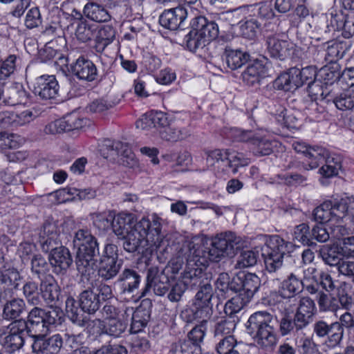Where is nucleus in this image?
Returning <instances> with one entry per match:
<instances>
[{
	"label": "nucleus",
	"instance_id": "2f4dec72",
	"mask_svg": "<svg viewBox=\"0 0 354 354\" xmlns=\"http://www.w3.org/2000/svg\"><path fill=\"white\" fill-rule=\"evenodd\" d=\"M267 51L269 55L280 60L285 59L289 55V43L286 40L279 39L274 36L266 39Z\"/></svg>",
	"mask_w": 354,
	"mask_h": 354
},
{
	"label": "nucleus",
	"instance_id": "3c124183",
	"mask_svg": "<svg viewBox=\"0 0 354 354\" xmlns=\"http://www.w3.org/2000/svg\"><path fill=\"white\" fill-rule=\"evenodd\" d=\"M333 102L341 111L352 109L354 107V90L342 91L333 98Z\"/></svg>",
	"mask_w": 354,
	"mask_h": 354
},
{
	"label": "nucleus",
	"instance_id": "ea45409f",
	"mask_svg": "<svg viewBox=\"0 0 354 354\" xmlns=\"http://www.w3.org/2000/svg\"><path fill=\"white\" fill-rule=\"evenodd\" d=\"M260 286L261 280L257 275L252 273H243L242 292H240V294L250 301Z\"/></svg>",
	"mask_w": 354,
	"mask_h": 354
},
{
	"label": "nucleus",
	"instance_id": "72a5a7b5",
	"mask_svg": "<svg viewBox=\"0 0 354 354\" xmlns=\"http://www.w3.org/2000/svg\"><path fill=\"white\" fill-rule=\"evenodd\" d=\"M133 223L132 214L121 213L118 215L114 214L111 227L115 234L123 239Z\"/></svg>",
	"mask_w": 354,
	"mask_h": 354
},
{
	"label": "nucleus",
	"instance_id": "f8f14e48",
	"mask_svg": "<svg viewBox=\"0 0 354 354\" xmlns=\"http://www.w3.org/2000/svg\"><path fill=\"white\" fill-rule=\"evenodd\" d=\"M303 290V283L301 280L297 277L295 274L291 273L287 279H284L279 288V294L286 301H280L279 304H285L290 302V307L292 305L296 306L297 299L296 295L300 293Z\"/></svg>",
	"mask_w": 354,
	"mask_h": 354
},
{
	"label": "nucleus",
	"instance_id": "c9c22d12",
	"mask_svg": "<svg viewBox=\"0 0 354 354\" xmlns=\"http://www.w3.org/2000/svg\"><path fill=\"white\" fill-rule=\"evenodd\" d=\"M250 17L259 19L261 22L270 20L274 17L273 4L270 1H265L249 5Z\"/></svg>",
	"mask_w": 354,
	"mask_h": 354
},
{
	"label": "nucleus",
	"instance_id": "5fc2aeb1",
	"mask_svg": "<svg viewBox=\"0 0 354 354\" xmlns=\"http://www.w3.org/2000/svg\"><path fill=\"white\" fill-rule=\"evenodd\" d=\"M114 214L111 211L95 212L91 214L93 225L100 230H106L111 226Z\"/></svg>",
	"mask_w": 354,
	"mask_h": 354
},
{
	"label": "nucleus",
	"instance_id": "052dcab7",
	"mask_svg": "<svg viewBox=\"0 0 354 354\" xmlns=\"http://www.w3.org/2000/svg\"><path fill=\"white\" fill-rule=\"evenodd\" d=\"M171 354H201V348L192 344L189 341H178L172 345Z\"/></svg>",
	"mask_w": 354,
	"mask_h": 354
},
{
	"label": "nucleus",
	"instance_id": "6e6552de",
	"mask_svg": "<svg viewBox=\"0 0 354 354\" xmlns=\"http://www.w3.org/2000/svg\"><path fill=\"white\" fill-rule=\"evenodd\" d=\"M169 288V279L165 270H160L156 266H152L147 270V283L140 296H145L151 288L156 295L163 296L168 292Z\"/></svg>",
	"mask_w": 354,
	"mask_h": 354
},
{
	"label": "nucleus",
	"instance_id": "20e7f679",
	"mask_svg": "<svg viewBox=\"0 0 354 354\" xmlns=\"http://www.w3.org/2000/svg\"><path fill=\"white\" fill-rule=\"evenodd\" d=\"M273 316L267 311H257L249 317L246 328L263 348H270L277 344Z\"/></svg>",
	"mask_w": 354,
	"mask_h": 354
},
{
	"label": "nucleus",
	"instance_id": "864d4df0",
	"mask_svg": "<svg viewBox=\"0 0 354 354\" xmlns=\"http://www.w3.org/2000/svg\"><path fill=\"white\" fill-rule=\"evenodd\" d=\"M23 293L28 304L37 306L41 303V291L36 282H26L23 286Z\"/></svg>",
	"mask_w": 354,
	"mask_h": 354
},
{
	"label": "nucleus",
	"instance_id": "f3484780",
	"mask_svg": "<svg viewBox=\"0 0 354 354\" xmlns=\"http://www.w3.org/2000/svg\"><path fill=\"white\" fill-rule=\"evenodd\" d=\"M339 328V324L333 322L328 324L322 319L316 321L313 326V334L319 338L327 337L328 343L331 347L340 344Z\"/></svg>",
	"mask_w": 354,
	"mask_h": 354
},
{
	"label": "nucleus",
	"instance_id": "09e8293b",
	"mask_svg": "<svg viewBox=\"0 0 354 354\" xmlns=\"http://www.w3.org/2000/svg\"><path fill=\"white\" fill-rule=\"evenodd\" d=\"M249 302V300L239 293L226 302L224 313L227 316L239 317L238 314Z\"/></svg>",
	"mask_w": 354,
	"mask_h": 354
},
{
	"label": "nucleus",
	"instance_id": "f03ea898",
	"mask_svg": "<svg viewBox=\"0 0 354 354\" xmlns=\"http://www.w3.org/2000/svg\"><path fill=\"white\" fill-rule=\"evenodd\" d=\"M73 245L76 248V266L82 277H88L94 274L96 260L99 254L98 243L89 230L80 229L75 234Z\"/></svg>",
	"mask_w": 354,
	"mask_h": 354
},
{
	"label": "nucleus",
	"instance_id": "7ed1b4c3",
	"mask_svg": "<svg viewBox=\"0 0 354 354\" xmlns=\"http://www.w3.org/2000/svg\"><path fill=\"white\" fill-rule=\"evenodd\" d=\"M291 248V243L279 235L270 236L266 239L265 246L262 249V257L266 270L270 274V277L277 280L283 278V260L290 252Z\"/></svg>",
	"mask_w": 354,
	"mask_h": 354
},
{
	"label": "nucleus",
	"instance_id": "37998d69",
	"mask_svg": "<svg viewBox=\"0 0 354 354\" xmlns=\"http://www.w3.org/2000/svg\"><path fill=\"white\" fill-rule=\"evenodd\" d=\"M80 305L77 304L76 300L72 297H68L66 300V311L70 319L80 326H91V321L86 320L84 318L80 315V310L79 309Z\"/></svg>",
	"mask_w": 354,
	"mask_h": 354
},
{
	"label": "nucleus",
	"instance_id": "1a4fd4ad",
	"mask_svg": "<svg viewBox=\"0 0 354 354\" xmlns=\"http://www.w3.org/2000/svg\"><path fill=\"white\" fill-rule=\"evenodd\" d=\"M39 243L44 252H50L61 245L59 230L54 222L46 221L44 223L39 234Z\"/></svg>",
	"mask_w": 354,
	"mask_h": 354
},
{
	"label": "nucleus",
	"instance_id": "c85d7f7f",
	"mask_svg": "<svg viewBox=\"0 0 354 354\" xmlns=\"http://www.w3.org/2000/svg\"><path fill=\"white\" fill-rule=\"evenodd\" d=\"M212 242L223 256H232L235 254V250L239 248L240 238L234 233L229 232L215 238Z\"/></svg>",
	"mask_w": 354,
	"mask_h": 354
},
{
	"label": "nucleus",
	"instance_id": "c756f323",
	"mask_svg": "<svg viewBox=\"0 0 354 354\" xmlns=\"http://www.w3.org/2000/svg\"><path fill=\"white\" fill-rule=\"evenodd\" d=\"M250 59V55L239 49L226 46L223 54V59L231 70H236L244 65Z\"/></svg>",
	"mask_w": 354,
	"mask_h": 354
},
{
	"label": "nucleus",
	"instance_id": "680f3d73",
	"mask_svg": "<svg viewBox=\"0 0 354 354\" xmlns=\"http://www.w3.org/2000/svg\"><path fill=\"white\" fill-rule=\"evenodd\" d=\"M185 42L187 48L192 52L196 51L198 48H203L207 44L204 39L194 28L185 35Z\"/></svg>",
	"mask_w": 354,
	"mask_h": 354
},
{
	"label": "nucleus",
	"instance_id": "4468645a",
	"mask_svg": "<svg viewBox=\"0 0 354 354\" xmlns=\"http://www.w3.org/2000/svg\"><path fill=\"white\" fill-rule=\"evenodd\" d=\"M87 125L84 120L75 115H71L66 118L55 120L48 124L44 128L46 134H57L64 131L78 129Z\"/></svg>",
	"mask_w": 354,
	"mask_h": 354
},
{
	"label": "nucleus",
	"instance_id": "5701e85b",
	"mask_svg": "<svg viewBox=\"0 0 354 354\" xmlns=\"http://www.w3.org/2000/svg\"><path fill=\"white\" fill-rule=\"evenodd\" d=\"M109 320L107 323L100 319H95L91 321L93 326H102L98 332L100 334H105L113 337H119L124 333L127 328L128 323L124 320V317Z\"/></svg>",
	"mask_w": 354,
	"mask_h": 354
},
{
	"label": "nucleus",
	"instance_id": "7c9ffc66",
	"mask_svg": "<svg viewBox=\"0 0 354 354\" xmlns=\"http://www.w3.org/2000/svg\"><path fill=\"white\" fill-rule=\"evenodd\" d=\"M79 305L82 311L88 314H94L99 310L100 307L99 295H96L90 285L80 294Z\"/></svg>",
	"mask_w": 354,
	"mask_h": 354
},
{
	"label": "nucleus",
	"instance_id": "69168bd1",
	"mask_svg": "<svg viewBox=\"0 0 354 354\" xmlns=\"http://www.w3.org/2000/svg\"><path fill=\"white\" fill-rule=\"evenodd\" d=\"M294 239L303 245H311L313 242L311 240V233L309 227L306 223L297 225L294 230Z\"/></svg>",
	"mask_w": 354,
	"mask_h": 354
},
{
	"label": "nucleus",
	"instance_id": "bf43d9fd",
	"mask_svg": "<svg viewBox=\"0 0 354 354\" xmlns=\"http://www.w3.org/2000/svg\"><path fill=\"white\" fill-rule=\"evenodd\" d=\"M38 116L37 111L25 110L19 113H12L10 118L14 126H24L30 124Z\"/></svg>",
	"mask_w": 354,
	"mask_h": 354
},
{
	"label": "nucleus",
	"instance_id": "a211bd4d",
	"mask_svg": "<svg viewBox=\"0 0 354 354\" xmlns=\"http://www.w3.org/2000/svg\"><path fill=\"white\" fill-rule=\"evenodd\" d=\"M267 71V60L257 59L249 64L242 73V80L248 86H254L260 83L262 78L266 77Z\"/></svg>",
	"mask_w": 354,
	"mask_h": 354
},
{
	"label": "nucleus",
	"instance_id": "aec40b11",
	"mask_svg": "<svg viewBox=\"0 0 354 354\" xmlns=\"http://www.w3.org/2000/svg\"><path fill=\"white\" fill-rule=\"evenodd\" d=\"M45 315V310L39 307L33 308L28 313L26 324L30 337L46 335L48 333L49 328L46 326Z\"/></svg>",
	"mask_w": 354,
	"mask_h": 354
},
{
	"label": "nucleus",
	"instance_id": "338daca9",
	"mask_svg": "<svg viewBox=\"0 0 354 354\" xmlns=\"http://www.w3.org/2000/svg\"><path fill=\"white\" fill-rule=\"evenodd\" d=\"M30 264L32 273L37 275L39 278L48 270V264L46 259L41 254H34L31 259Z\"/></svg>",
	"mask_w": 354,
	"mask_h": 354
},
{
	"label": "nucleus",
	"instance_id": "4d7b16f0",
	"mask_svg": "<svg viewBox=\"0 0 354 354\" xmlns=\"http://www.w3.org/2000/svg\"><path fill=\"white\" fill-rule=\"evenodd\" d=\"M317 303L321 311H337L339 308L337 299L323 292L318 293Z\"/></svg>",
	"mask_w": 354,
	"mask_h": 354
},
{
	"label": "nucleus",
	"instance_id": "cd10ccee",
	"mask_svg": "<svg viewBox=\"0 0 354 354\" xmlns=\"http://www.w3.org/2000/svg\"><path fill=\"white\" fill-rule=\"evenodd\" d=\"M39 290L42 298L48 304H53L59 299L60 289L55 279L50 274H46L41 279Z\"/></svg>",
	"mask_w": 354,
	"mask_h": 354
},
{
	"label": "nucleus",
	"instance_id": "e433bc0d",
	"mask_svg": "<svg viewBox=\"0 0 354 354\" xmlns=\"http://www.w3.org/2000/svg\"><path fill=\"white\" fill-rule=\"evenodd\" d=\"M83 12L87 18L96 22H106L111 19V15L106 9L97 3L91 2L86 3Z\"/></svg>",
	"mask_w": 354,
	"mask_h": 354
},
{
	"label": "nucleus",
	"instance_id": "6e6d98bb",
	"mask_svg": "<svg viewBox=\"0 0 354 354\" xmlns=\"http://www.w3.org/2000/svg\"><path fill=\"white\" fill-rule=\"evenodd\" d=\"M332 201H328L324 202L319 206L317 207L313 211V218L315 221L322 224L328 222L333 219Z\"/></svg>",
	"mask_w": 354,
	"mask_h": 354
},
{
	"label": "nucleus",
	"instance_id": "dca6fc26",
	"mask_svg": "<svg viewBox=\"0 0 354 354\" xmlns=\"http://www.w3.org/2000/svg\"><path fill=\"white\" fill-rule=\"evenodd\" d=\"M187 11L183 6L165 10L159 17L160 24L169 30H176L183 26Z\"/></svg>",
	"mask_w": 354,
	"mask_h": 354
},
{
	"label": "nucleus",
	"instance_id": "f257e3e1",
	"mask_svg": "<svg viewBox=\"0 0 354 354\" xmlns=\"http://www.w3.org/2000/svg\"><path fill=\"white\" fill-rule=\"evenodd\" d=\"M161 227L160 219L156 215L152 216L151 220L142 218L133 224L123 238L124 249L129 252H134L148 246L158 248L163 237Z\"/></svg>",
	"mask_w": 354,
	"mask_h": 354
},
{
	"label": "nucleus",
	"instance_id": "a19ab883",
	"mask_svg": "<svg viewBox=\"0 0 354 354\" xmlns=\"http://www.w3.org/2000/svg\"><path fill=\"white\" fill-rule=\"evenodd\" d=\"M97 25L86 20L78 22L75 29V37L78 41L86 43L93 39L95 41Z\"/></svg>",
	"mask_w": 354,
	"mask_h": 354
},
{
	"label": "nucleus",
	"instance_id": "393cba45",
	"mask_svg": "<svg viewBox=\"0 0 354 354\" xmlns=\"http://www.w3.org/2000/svg\"><path fill=\"white\" fill-rule=\"evenodd\" d=\"M73 74L80 80L93 82L96 80L97 70L94 63L84 57L78 58L72 66Z\"/></svg>",
	"mask_w": 354,
	"mask_h": 354
},
{
	"label": "nucleus",
	"instance_id": "9d476101",
	"mask_svg": "<svg viewBox=\"0 0 354 354\" xmlns=\"http://www.w3.org/2000/svg\"><path fill=\"white\" fill-rule=\"evenodd\" d=\"M141 281V276L138 272L132 268H124L119 274L116 284L119 288L120 294L124 297H133L138 290Z\"/></svg>",
	"mask_w": 354,
	"mask_h": 354
},
{
	"label": "nucleus",
	"instance_id": "6ab92c4d",
	"mask_svg": "<svg viewBox=\"0 0 354 354\" xmlns=\"http://www.w3.org/2000/svg\"><path fill=\"white\" fill-rule=\"evenodd\" d=\"M23 277L14 268L0 269V284L7 299L12 298L19 290Z\"/></svg>",
	"mask_w": 354,
	"mask_h": 354
},
{
	"label": "nucleus",
	"instance_id": "f704fd0d",
	"mask_svg": "<svg viewBox=\"0 0 354 354\" xmlns=\"http://www.w3.org/2000/svg\"><path fill=\"white\" fill-rule=\"evenodd\" d=\"M292 311L290 306L284 308V313L279 322V331L282 336L290 334L295 329L298 331L304 328L295 315L293 317H292Z\"/></svg>",
	"mask_w": 354,
	"mask_h": 354
},
{
	"label": "nucleus",
	"instance_id": "9b49d317",
	"mask_svg": "<svg viewBox=\"0 0 354 354\" xmlns=\"http://www.w3.org/2000/svg\"><path fill=\"white\" fill-rule=\"evenodd\" d=\"M46 335L34 336L32 344V351L35 354H59L63 346V339L59 334L53 335L48 338Z\"/></svg>",
	"mask_w": 354,
	"mask_h": 354
},
{
	"label": "nucleus",
	"instance_id": "e2e57ef3",
	"mask_svg": "<svg viewBox=\"0 0 354 354\" xmlns=\"http://www.w3.org/2000/svg\"><path fill=\"white\" fill-rule=\"evenodd\" d=\"M50 307L48 310H45V324L46 326L49 328L51 325L61 324L63 319V311L58 307H55L53 304H50Z\"/></svg>",
	"mask_w": 354,
	"mask_h": 354
},
{
	"label": "nucleus",
	"instance_id": "603ef678",
	"mask_svg": "<svg viewBox=\"0 0 354 354\" xmlns=\"http://www.w3.org/2000/svg\"><path fill=\"white\" fill-rule=\"evenodd\" d=\"M323 162H325V165L319 169V173L322 176L331 178L338 174V171L342 167L339 158L328 156V152L326 151Z\"/></svg>",
	"mask_w": 354,
	"mask_h": 354
},
{
	"label": "nucleus",
	"instance_id": "b1692460",
	"mask_svg": "<svg viewBox=\"0 0 354 354\" xmlns=\"http://www.w3.org/2000/svg\"><path fill=\"white\" fill-rule=\"evenodd\" d=\"M297 307L295 313V317L306 328L313 322V317L317 313V307L314 300L308 297H301L297 301Z\"/></svg>",
	"mask_w": 354,
	"mask_h": 354
},
{
	"label": "nucleus",
	"instance_id": "13d9d810",
	"mask_svg": "<svg viewBox=\"0 0 354 354\" xmlns=\"http://www.w3.org/2000/svg\"><path fill=\"white\" fill-rule=\"evenodd\" d=\"M89 285L93 291L96 290V295H99V299L101 297L103 301L111 299L114 297L111 286L102 280H92Z\"/></svg>",
	"mask_w": 354,
	"mask_h": 354
},
{
	"label": "nucleus",
	"instance_id": "ddd939ff",
	"mask_svg": "<svg viewBox=\"0 0 354 354\" xmlns=\"http://www.w3.org/2000/svg\"><path fill=\"white\" fill-rule=\"evenodd\" d=\"M58 91V82L54 75H41L35 80L33 92L42 100L55 98Z\"/></svg>",
	"mask_w": 354,
	"mask_h": 354
},
{
	"label": "nucleus",
	"instance_id": "79ce46f5",
	"mask_svg": "<svg viewBox=\"0 0 354 354\" xmlns=\"http://www.w3.org/2000/svg\"><path fill=\"white\" fill-rule=\"evenodd\" d=\"M122 264L121 261L100 260L98 269L99 277L106 281L112 279L119 273Z\"/></svg>",
	"mask_w": 354,
	"mask_h": 354
},
{
	"label": "nucleus",
	"instance_id": "4c0bfd02",
	"mask_svg": "<svg viewBox=\"0 0 354 354\" xmlns=\"http://www.w3.org/2000/svg\"><path fill=\"white\" fill-rule=\"evenodd\" d=\"M6 97L4 102L8 105L15 106L25 104L28 100V95L22 84L17 83L8 88L6 92Z\"/></svg>",
	"mask_w": 354,
	"mask_h": 354
},
{
	"label": "nucleus",
	"instance_id": "473e14b6",
	"mask_svg": "<svg viewBox=\"0 0 354 354\" xmlns=\"http://www.w3.org/2000/svg\"><path fill=\"white\" fill-rule=\"evenodd\" d=\"M115 37V30L111 25L97 26L96 28L95 44L94 48L102 53L111 44Z\"/></svg>",
	"mask_w": 354,
	"mask_h": 354
},
{
	"label": "nucleus",
	"instance_id": "0eeeda50",
	"mask_svg": "<svg viewBox=\"0 0 354 354\" xmlns=\"http://www.w3.org/2000/svg\"><path fill=\"white\" fill-rule=\"evenodd\" d=\"M193 256L192 260H188L187 268L185 270L182 279L187 288L192 290L203 287V285H205V281H210L203 268L197 265L198 263L200 265H205V261H201V259L198 258L200 256V250H194Z\"/></svg>",
	"mask_w": 354,
	"mask_h": 354
},
{
	"label": "nucleus",
	"instance_id": "c03bdc74",
	"mask_svg": "<svg viewBox=\"0 0 354 354\" xmlns=\"http://www.w3.org/2000/svg\"><path fill=\"white\" fill-rule=\"evenodd\" d=\"M239 322V317H229L225 315L219 320L214 326V336L225 337L232 335L237 323Z\"/></svg>",
	"mask_w": 354,
	"mask_h": 354
},
{
	"label": "nucleus",
	"instance_id": "8fccbe9b",
	"mask_svg": "<svg viewBox=\"0 0 354 354\" xmlns=\"http://www.w3.org/2000/svg\"><path fill=\"white\" fill-rule=\"evenodd\" d=\"M225 159L228 160V166L232 168L234 174L238 172L239 167H245L250 162V159L240 152L225 149Z\"/></svg>",
	"mask_w": 354,
	"mask_h": 354
},
{
	"label": "nucleus",
	"instance_id": "0e129e2a",
	"mask_svg": "<svg viewBox=\"0 0 354 354\" xmlns=\"http://www.w3.org/2000/svg\"><path fill=\"white\" fill-rule=\"evenodd\" d=\"M194 310L196 313V317L201 322L207 324V320L211 317L213 313L212 304L211 302L206 304L193 302Z\"/></svg>",
	"mask_w": 354,
	"mask_h": 354
},
{
	"label": "nucleus",
	"instance_id": "58836bf2",
	"mask_svg": "<svg viewBox=\"0 0 354 354\" xmlns=\"http://www.w3.org/2000/svg\"><path fill=\"white\" fill-rule=\"evenodd\" d=\"M294 68L289 69L288 72L281 74L275 80V84L279 89L289 91L301 86L300 79L295 76Z\"/></svg>",
	"mask_w": 354,
	"mask_h": 354
},
{
	"label": "nucleus",
	"instance_id": "423d86ee",
	"mask_svg": "<svg viewBox=\"0 0 354 354\" xmlns=\"http://www.w3.org/2000/svg\"><path fill=\"white\" fill-rule=\"evenodd\" d=\"M230 135L234 141L249 142L255 156H268L272 152L273 141L258 133L234 128L230 129Z\"/></svg>",
	"mask_w": 354,
	"mask_h": 354
},
{
	"label": "nucleus",
	"instance_id": "a878e982",
	"mask_svg": "<svg viewBox=\"0 0 354 354\" xmlns=\"http://www.w3.org/2000/svg\"><path fill=\"white\" fill-rule=\"evenodd\" d=\"M192 26L207 44L216 39L218 35V25L214 21H208L204 17H195Z\"/></svg>",
	"mask_w": 354,
	"mask_h": 354
},
{
	"label": "nucleus",
	"instance_id": "bb28decb",
	"mask_svg": "<svg viewBox=\"0 0 354 354\" xmlns=\"http://www.w3.org/2000/svg\"><path fill=\"white\" fill-rule=\"evenodd\" d=\"M2 310V318L7 321H15L26 312V304L25 301L19 297H14L5 300Z\"/></svg>",
	"mask_w": 354,
	"mask_h": 354
},
{
	"label": "nucleus",
	"instance_id": "a18cd8bd",
	"mask_svg": "<svg viewBox=\"0 0 354 354\" xmlns=\"http://www.w3.org/2000/svg\"><path fill=\"white\" fill-rule=\"evenodd\" d=\"M160 136L162 139L169 142H177L187 138L189 131L186 128H178L169 124L163 129L160 130Z\"/></svg>",
	"mask_w": 354,
	"mask_h": 354
},
{
	"label": "nucleus",
	"instance_id": "49530a36",
	"mask_svg": "<svg viewBox=\"0 0 354 354\" xmlns=\"http://www.w3.org/2000/svg\"><path fill=\"white\" fill-rule=\"evenodd\" d=\"M319 256L325 263L330 266L339 267L342 262V254L337 245H322L319 250Z\"/></svg>",
	"mask_w": 354,
	"mask_h": 354
},
{
	"label": "nucleus",
	"instance_id": "de8ad7c7",
	"mask_svg": "<svg viewBox=\"0 0 354 354\" xmlns=\"http://www.w3.org/2000/svg\"><path fill=\"white\" fill-rule=\"evenodd\" d=\"M239 30L242 37L254 39L263 30L262 23L257 19L251 17L240 25Z\"/></svg>",
	"mask_w": 354,
	"mask_h": 354
},
{
	"label": "nucleus",
	"instance_id": "2eb2a0df",
	"mask_svg": "<svg viewBox=\"0 0 354 354\" xmlns=\"http://www.w3.org/2000/svg\"><path fill=\"white\" fill-rule=\"evenodd\" d=\"M122 316H131L130 332L131 333H138L147 325L151 316V310L142 303L135 310L133 308H126Z\"/></svg>",
	"mask_w": 354,
	"mask_h": 354
},
{
	"label": "nucleus",
	"instance_id": "412c9836",
	"mask_svg": "<svg viewBox=\"0 0 354 354\" xmlns=\"http://www.w3.org/2000/svg\"><path fill=\"white\" fill-rule=\"evenodd\" d=\"M48 261L53 272L58 274H64L73 263L68 249L62 245L50 252Z\"/></svg>",
	"mask_w": 354,
	"mask_h": 354
},
{
	"label": "nucleus",
	"instance_id": "4be33fe9",
	"mask_svg": "<svg viewBox=\"0 0 354 354\" xmlns=\"http://www.w3.org/2000/svg\"><path fill=\"white\" fill-rule=\"evenodd\" d=\"M293 149L298 153H302L309 159L306 169H313L319 167L325 158L326 150L322 147H310L304 142H295L292 144Z\"/></svg>",
	"mask_w": 354,
	"mask_h": 354
},
{
	"label": "nucleus",
	"instance_id": "39448f33",
	"mask_svg": "<svg viewBox=\"0 0 354 354\" xmlns=\"http://www.w3.org/2000/svg\"><path fill=\"white\" fill-rule=\"evenodd\" d=\"M100 151L105 158L117 160L124 167L133 168L138 165V160L129 145L120 141L106 140Z\"/></svg>",
	"mask_w": 354,
	"mask_h": 354
},
{
	"label": "nucleus",
	"instance_id": "774afa93",
	"mask_svg": "<svg viewBox=\"0 0 354 354\" xmlns=\"http://www.w3.org/2000/svg\"><path fill=\"white\" fill-rule=\"evenodd\" d=\"M207 330V324L205 322H200L198 325L194 327L188 333V338L192 344L200 348V344L203 342Z\"/></svg>",
	"mask_w": 354,
	"mask_h": 354
}]
</instances>
